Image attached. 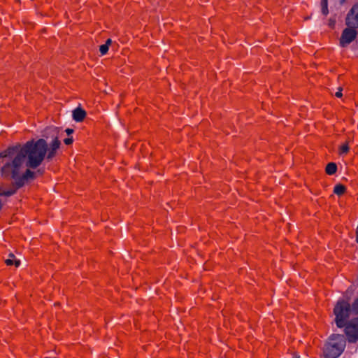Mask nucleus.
Instances as JSON below:
<instances>
[{"label":"nucleus","mask_w":358,"mask_h":358,"mask_svg":"<svg viewBox=\"0 0 358 358\" xmlns=\"http://www.w3.org/2000/svg\"><path fill=\"white\" fill-rule=\"evenodd\" d=\"M60 129L56 127H50L44 131V136L50 141V147L48 148V143L44 139L31 141L27 142L24 145L20 146L27 165L31 169L38 167L43 161L45 156L48 154V158L54 157L56 150L59 148V141Z\"/></svg>","instance_id":"obj_1"},{"label":"nucleus","mask_w":358,"mask_h":358,"mask_svg":"<svg viewBox=\"0 0 358 358\" xmlns=\"http://www.w3.org/2000/svg\"><path fill=\"white\" fill-rule=\"evenodd\" d=\"M1 173L4 178L13 179L17 187L34 178V172L27 165L20 145L3 151Z\"/></svg>","instance_id":"obj_2"},{"label":"nucleus","mask_w":358,"mask_h":358,"mask_svg":"<svg viewBox=\"0 0 358 358\" xmlns=\"http://www.w3.org/2000/svg\"><path fill=\"white\" fill-rule=\"evenodd\" d=\"M345 347V340L343 336H332L325 345L324 355L326 358H337L343 352Z\"/></svg>","instance_id":"obj_3"},{"label":"nucleus","mask_w":358,"mask_h":358,"mask_svg":"<svg viewBox=\"0 0 358 358\" xmlns=\"http://www.w3.org/2000/svg\"><path fill=\"white\" fill-rule=\"evenodd\" d=\"M350 312V308L348 301L344 299H340L337 301L334 308V313L336 316L335 322L338 327L341 328L345 325V321L349 317Z\"/></svg>","instance_id":"obj_4"},{"label":"nucleus","mask_w":358,"mask_h":358,"mask_svg":"<svg viewBox=\"0 0 358 358\" xmlns=\"http://www.w3.org/2000/svg\"><path fill=\"white\" fill-rule=\"evenodd\" d=\"M357 27L348 26L343 29L339 39V45L342 48L348 47L357 36Z\"/></svg>","instance_id":"obj_5"},{"label":"nucleus","mask_w":358,"mask_h":358,"mask_svg":"<svg viewBox=\"0 0 358 358\" xmlns=\"http://www.w3.org/2000/svg\"><path fill=\"white\" fill-rule=\"evenodd\" d=\"M345 334L350 341H355L358 338V317L352 320L345 327Z\"/></svg>","instance_id":"obj_6"},{"label":"nucleus","mask_w":358,"mask_h":358,"mask_svg":"<svg viewBox=\"0 0 358 358\" xmlns=\"http://www.w3.org/2000/svg\"><path fill=\"white\" fill-rule=\"evenodd\" d=\"M348 26L358 27V4L355 5L346 18Z\"/></svg>","instance_id":"obj_7"},{"label":"nucleus","mask_w":358,"mask_h":358,"mask_svg":"<svg viewBox=\"0 0 358 358\" xmlns=\"http://www.w3.org/2000/svg\"><path fill=\"white\" fill-rule=\"evenodd\" d=\"M73 119L76 122H81L84 120L86 116L85 111L81 108H76L73 110L72 113Z\"/></svg>","instance_id":"obj_8"},{"label":"nucleus","mask_w":358,"mask_h":358,"mask_svg":"<svg viewBox=\"0 0 358 358\" xmlns=\"http://www.w3.org/2000/svg\"><path fill=\"white\" fill-rule=\"evenodd\" d=\"M6 264L8 266L15 265V267H18L20 265V259H17L13 254H10L8 259L5 261Z\"/></svg>","instance_id":"obj_9"},{"label":"nucleus","mask_w":358,"mask_h":358,"mask_svg":"<svg viewBox=\"0 0 358 358\" xmlns=\"http://www.w3.org/2000/svg\"><path fill=\"white\" fill-rule=\"evenodd\" d=\"M337 166L335 163H329L326 166V173L329 175H333L336 173Z\"/></svg>","instance_id":"obj_10"},{"label":"nucleus","mask_w":358,"mask_h":358,"mask_svg":"<svg viewBox=\"0 0 358 358\" xmlns=\"http://www.w3.org/2000/svg\"><path fill=\"white\" fill-rule=\"evenodd\" d=\"M345 191V187L342 185H336L334 187V192L337 195H342Z\"/></svg>","instance_id":"obj_11"},{"label":"nucleus","mask_w":358,"mask_h":358,"mask_svg":"<svg viewBox=\"0 0 358 358\" xmlns=\"http://www.w3.org/2000/svg\"><path fill=\"white\" fill-rule=\"evenodd\" d=\"M349 151V146L347 143H345L342 145H341L339 148V154L340 155H345L347 154Z\"/></svg>","instance_id":"obj_12"},{"label":"nucleus","mask_w":358,"mask_h":358,"mask_svg":"<svg viewBox=\"0 0 358 358\" xmlns=\"http://www.w3.org/2000/svg\"><path fill=\"white\" fill-rule=\"evenodd\" d=\"M322 12L325 15L328 14L327 0H322Z\"/></svg>","instance_id":"obj_13"},{"label":"nucleus","mask_w":358,"mask_h":358,"mask_svg":"<svg viewBox=\"0 0 358 358\" xmlns=\"http://www.w3.org/2000/svg\"><path fill=\"white\" fill-rule=\"evenodd\" d=\"M108 48H109L107 46V45H105V44L101 45L99 48V51H100L101 55H104L105 54H106L108 50Z\"/></svg>","instance_id":"obj_14"},{"label":"nucleus","mask_w":358,"mask_h":358,"mask_svg":"<svg viewBox=\"0 0 358 358\" xmlns=\"http://www.w3.org/2000/svg\"><path fill=\"white\" fill-rule=\"evenodd\" d=\"M352 310L356 313L358 312V298L356 299V301L353 303Z\"/></svg>","instance_id":"obj_15"},{"label":"nucleus","mask_w":358,"mask_h":358,"mask_svg":"<svg viewBox=\"0 0 358 358\" xmlns=\"http://www.w3.org/2000/svg\"><path fill=\"white\" fill-rule=\"evenodd\" d=\"M64 142L65 144L66 145H70L71 143H72L73 142V138H65L64 140Z\"/></svg>","instance_id":"obj_16"},{"label":"nucleus","mask_w":358,"mask_h":358,"mask_svg":"<svg viewBox=\"0 0 358 358\" xmlns=\"http://www.w3.org/2000/svg\"><path fill=\"white\" fill-rule=\"evenodd\" d=\"M13 194V191H7V192H3L1 193V194L6 195V196H10Z\"/></svg>","instance_id":"obj_17"},{"label":"nucleus","mask_w":358,"mask_h":358,"mask_svg":"<svg viewBox=\"0 0 358 358\" xmlns=\"http://www.w3.org/2000/svg\"><path fill=\"white\" fill-rule=\"evenodd\" d=\"M65 131L66 132V134H67L68 135H69V134H72V133L73 132V130L72 129H69H69H66L65 130Z\"/></svg>","instance_id":"obj_18"},{"label":"nucleus","mask_w":358,"mask_h":358,"mask_svg":"<svg viewBox=\"0 0 358 358\" xmlns=\"http://www.w3.org/2000/svg\"><path fill=\"white\" fill-rule=\"evenodd\" d=\"M336 96H337V97H338V98H340V97H341V96H342V92H341V90H339L338 92H337L336 93Z\"/></svg>","instance_id":"obj_19"},{"label":"nucleus","mask_w":358,"mask_h":358,"mask_svg":"<svg viewBox=\"0 0 358 358\" xmlns=\"http://www.w3.org/2000/svg\"><path fill=\"white\" fill-rule=\"evenodd\" d=\"M111 39H108L105 43V45H107V46L109 48V45L111 44Z\"/></svg>","instance_id":"obj_20"},{"label":"nucleus","mask_w":358,"mask_h":358,"mask_svg":"<svg viewBox=\"0 0 358 358\" xmlns=\"http://www.w3.org/2000/svg\"><path fill=\"white\" fill-rule=\"evenodd\" d=\"M3 155V152L0 153V163L2 164V158Z\"/></svg>","instance_id":"obj_21"},{"label":"nucleus","mask_w":358,"mask_h":358,"mask_svg":"<svg viewBox=\"0 0 358 358\" xmlns=\"http://www.w3.org/2000/svg\"><path fill=\"white\" fill-rule=\"evenodd\" d=\"M292 358H299V356H298V355H294V356L292 357Z\"/></svg>","instance_id":"obj_22"}]
</instances>
